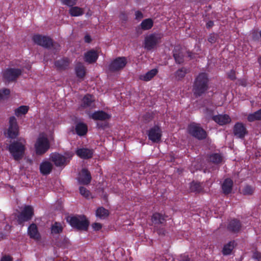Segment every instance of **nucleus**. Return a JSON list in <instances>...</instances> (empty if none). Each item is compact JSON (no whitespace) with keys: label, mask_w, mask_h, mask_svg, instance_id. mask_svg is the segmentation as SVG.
<instances>
[{"label":"nucleus","mask_w":261,"mask_h":261,"mask_svg":"<svg viewBox=\"0 0 261 261\" xmlns=\"http://www.w3.org/2000/svg\"><path fill=\"white\" fill-rule=\"evenodd\" d=\"M158 72V69L154 68L148 71L145 74L141 75L139 79L143 81L148 82L150 81L154 76H155Z\"/></svg>","instance_id":"obj_28"},{"label":"nucleus","mask_w":261,"mask_h":261,"mask_svg":"<svg viewBox=\"0 0 261 261\" xmlns=\"http://www.w3.org/2000/svg\"><path fill=\"white\" fill-rule=\"evenodd\" d=\"M234 247V241H230L227 244H225L222 250V253L224 255H227L231 254L233 249Z\"/></svg>","instance_id":"obj_30"},{"label":"nucleus","mask_w":261,"mask_h":261,"mask_svg":"<svg viewBox=\"0 0 261 261\" xmlns=\"http://www.w3.org/2000/svg\"><path fill=\"white\" fill-rule=\"evenodd\" d=\"M166 229H154V233H156L159 236L161 234L164 235Z\"/></svg>","instance_id":"obj_54"},{"label":"nucleus","mask_w":261,"mask_h":261,"mask_svg":"<svg viewBox=\"0 0 261 261\" xmlns=\"http://www.w3.org/2000/svg\"><path fill=\"white\" fill-rule=\"evenodd\" d=\"M22 70L18 68H8L4 72V77L9 82L15 81L21 75Z\"/></svg>","instance_id":"obj_12"},{"label":"nucleus","mask_w":261,"mask_h":261,"mask_svg":"<svg viewBox=\"0 0 261 261\" xmlns=\"http://www.w3.org/2000/svg\"><path fill=\"white\" fill-rule=\"evenodd\" d=\"M39 168L42 175H48L52 171L53 165L48 161H44L40 164Z\"/></svg>","instance_id":"obj_23"},{"label":"nucleus","mask_w":261,"mask_h":261,"mask_svg":"<svg viewBox=\"0 0 261 261\" xmlns=\"http://www.w3.org/2000/svg\"><path fill=\"white\" fill-rule=\"evenodd\" d=\"M164 35L162 33H153L147 35L144 39V47L151 50L162 42Z\"/></svg>","instance_id":"obj_3"},{"label":"nucleus","mask_w":261,"mask_h":261,"mask_svg":"<svg viewBox=\"0 0 261 261\" xmlns=\"http://www.w3.org/2000/svg\"><path fill=\"white\" fill-rule=\"evenodd\" d=\"M28 234L30 237L35 240H39L41 236L38 232V229H28Z\"/></svg>","instance_id":"obj_38"},{"label":"nucleus","mask_w":261,"mask_h":261,"mask_svg":"<svg viewBox=\"0 0 261 261\" xmlns=\"http://www.w3.org/2000/svg\"><path fill=\"white\" fill-rule=\"evenodd\" d=\"M69 65V60L67 58H64L58 60L55 62L56 67L60 70H65L67 68Z\"/></svg>","instance_id":"obj_29"},{"label":"nucleus","mask_w":261,"mask_h":261,"mask_svg":"<svg viewBox=\"0 0 261 261\" xmlns=\"http://www.w3.org/2000/svg\"><path fill=\"white\" fill-rule=\"evenodd\" d=\"M253 258L259 261L261 259V254L257 251H255L253 254Z\"/></svg>","instance_id":"obj_52"},{"label":"nucleus","mask_w":261,"mask_h":261,"mask_svg":"<svg viewBox=\"0 0 261 261\" xmlns=\"http://www.w3.org/2000/svg\"><path fill=\"white\" fill-rule=\"evenodd\" d=\"M36 153L38 155L45 153L49 148V143L45 137H39L35 145Z\"/></svg>","instance_id":"obj_9"},{"label":"nucleus","mask_w":261,"mask_h":261,"mask_svg":"<svg viewBox=\"0 0 261 261\" xmlns=\"http://www.w3.org/2000/svg\"><path fill=\"white\" fill-rule=\"evenodd\" d=\"M125 57H117L111 62L109 66V69L112 72H116L122 69L126 65Z\"/></svg>","instance_id":"obj_10"},{"label":"nucleus","mask_w":261,"mask_h":261,"mask_svg":"<svg viewBox=\"0 0 261 261\" xmlns=\"http://www.w3.org/2000/svg\"><path fill=\"white\" fill-rule=\"evenodd\" d=\"M95 99L91 94L85 95L82 99L81 107L83 109L94 107Z\"/></svg>","instance_id":"obj_18"},{"label":"nucleus","mask_w":261,"mask_h":261,"mask_svg":"<svg viewBox=\"0 0 261 261\" xmlns=\"http://www.w3.org/2000/svg\"><path fill=\"white\" fill-rule=\"evenodd\" d=\"M228 78L231 81H234L236 79V72L233 70H231L228 73Z\"/></svg>","instance_id":"obj_48"},{"label":"nucleus","mask_w":261,"mask_h":261,"mask_svg":"<svg viewBox=\"0 0 261 261\" xmlns=\"http://www.w3.org/2000/svg\"><path fill=\"white\" fill-rule=\"evenodd\" d=\"M80 194L84 197L89 199L91 197L90 192L84 187H80L79 188Z\"/></svg>","instance_id":"obj_40"},{"label":"nucleus","mask_w":261,"mask_h":261,"mask_svg":"<svg viewBox=\"0 0 261 261\" xmlns=\"http://www.w3.org/2000/svg\"><path fill=\"white\" fill-rule=\"evenodd\" d=\"M98 57V55L97 53L93 49L88 51L84 54L85 61L89 64L95 63L97 61Z\"/></svg>","instance_id":"obj_22"},{"label":"nucleus","mask_w":261,"mask_h":261,"mask_svg":"<svg viewBox=\"0 0 261 261\" xmlns=\"http://www.w3.org/2000/svg\"><path fill=\"white\" fill-rule=\"evenodd\" d=\"M249 122H253L255 120H261V109L253 113L250 114L247 117Z\"/></svg>","instance_id":"obj_33"},{"label":"nucleus","mask_w":261,"mask_h":261,"mask_svg":"<svg viewBox=\"0 0 261 261\" xmlns=\"http://www.w3.org/2000/svg\"><path fill=\"white\" fill-rule=\"evenodd\" d=\"M147 135L149 140H151L152 142L158 143L161 140L162 132L159 126L155 125L148 130Z\"/></svg>","instance_id":"obj_11"},{"label":"nucleus","mask_w":261,"mask_h":261,"mask_svg":"<svg viewBox=\"0 0 261 261\" xmlns=\"http://www.w3.org/2000/svg\"><path fill=\"white\" fill-rule=\"evenodd\" d=\"M233 182L230 178H227L224 179L221 185L223 193L225 195L230 194L232 190Z\"/></svg>","instance_id":"obj_20"},{"label":"nucleus","mask_w":261,"mask_h":261,"mask_svg":"<svg viewBox=\"0 0 261 261\" xmlns=\"http://www.w3.org/2000/svg\"><path fill=\"white\" fill-rule=\"evenodd\" d=\"M84 40H85V42H86V43L91 42V37L88 35H86L84 37Z\"/></svg>","instance_id":"obj_60"},{"label":"nucleus","mask_w":261,"mask_h":261,"mask_svg":"<svg viewBox=\"0 0 261 261\" xmlns=\"http://www.w3.org/2000/svg\"><path fill=\"white\" fill-rule=\"evenodd\" d=\"M232 230V231L234 233H236V232H238L240 229H231Z\"/></svg>","instance_id":"obj_64"},{"label":"nucleus","mask_w":261,"mask_h":261,"mask_svg":"<svg viewBox=\"0 0 261 261\" xmlns=\"http://www.w3.org/2000/svg\"><path fill=\"white\" fill-rule=\"evenodd\" d=\"M67 221L73 228H88L89 221L85 215L68 216Z\"/></svg>","instance_id":"obj_5"},{"label":"nucleus","mask_w":261,"mask_h":261,"mask_svg":"<svg viewBox=\"0 0 261 261\" xmlns=\"http://www.w3.org/2000/svg\"><path fill=\"white\" fill-rule=\"evenodd\" d=\"M213 120L220 125H224L229 123L231 119L227 114H218L213 117Z\"/></svg>","instance_id":"obj_17"},{"label":"nucleus","mask_w":261,"mask_h":261,"mask_svg":"<svg viewBox=\"0 0 261 261\" xmlns=\"http://www.w3.org/2000/svg\"><path fill=\"white\" fill-rule=\"evenodd\" d=\"M97 127L98 128H101L104 129L108 126V123L107 122L102 123V122H98L97 123Z\"/></svg>","instance_id":"obj_51"},{"label":"nucleus","mask_w":261,"mask_h":261,"mask_svg":"<svg viewBox=\"0 0 261 261\" xmlns=\"http://www.w3.org/2000/svg\"><path fill=\"white\" fill-rule=\"evenodd\" d=\"M209 88V79L205 72H201L195 77L193 85V92L196 97L202 96Z\"/></svg>","instance_id":"obj_1"},{"label":"nucleus","mask_w":261,"mask_h":261,"mask_svg":"<svg viewBox=\"0 0 261 261\" xmlns=\"http://www.w3.org/2000/svg\"><path fill=\"white\" fill-rule=\"evenodd\" d=\"M69 240L68 238H64L63 242L61 243H59L58 245L64 248H67L69 245Z\"/></svg>","instance_id":"obj_47"},{"label":"nucleus","mask_w":261,"mask_h":261,"mask_svg":"<svg viewBox=\"0 0 261 261\" xmlns=\"http://www.w3.org/2000/svg\"><path fill=\"white\" fill-rule=\"evenodd\" d=\"M188 133L195 138L201 140L205 139L207 136L206 132L199 124L192 123L188 126Z\"/></svg>","instance_id":"obj_7"},{"label":"nucleus","mask_w":261,"mask_h":261,"mask_svg":"<svg viewBox=\"0 0 261 261\" xmlns=\"http://www.w3.org/2000/svg\"><path fill=\"white\" fill-rule=\"evenodd\" d=\"M90 117L94 120L106 121L111 118V115L102 110L95 111Z\"/></svg>","instance_id":"obj_15"},{"label":"nucleus","mask_w":261,"mask_h":261,"mask_svg":"<svg viewBox=\"0 0 261 261\" xmlns=\"http://www.w3.org/2000/svg\"><path fill=\"white\" fill-rule=\"evenodd\" d=\"M76 154L81 159H89L92 157L93 151L88 148H80L76 151Z\"/></svg>","instance_id":"obj_24"},{"label":"nucleus","mask_w":261,"mask_h":261,"mask_svg":"<svg viewBox=\"0 0 261 261\" xmlns=\"http://www.w3.org/2000/svg\"><path fill=\"white\" fill-rule=\"evenodd\" d=\"M214 111V109L205 108L204 110V113L206 117H211L213 119Z\"/></svg>","instance_id":"obj_44"},{"label":"nucleus","mask_w":261,"mask_h":261,"mask_svg":"<svg viewBox=\"0 0 261 261\" xmlns=\"http://www.w3.org/2000/svg\"><path fill=\"white\" fill-rule=\"evenodd\" d=\"M202 189V187L200 182L193 181L191 183L190 190L191 192L200 193Z\"/></svg>","instance_id":"obj_37"},{"label":"nucleus","mask_w":261,"mask_h":261,"mask_svg":"<svg viewBox=\"0 0 261 261\" xmlns=\"http://www.w3.org/2000/svg\"><path fill=\"white\" fill-rule=\"evenodd\" d=\"M61 1L63 5L72 7L76 4V0H61Z\"/></svg>","instance_id":"obj_43"},{"label":"nucleus","mask_w":261,"mask_h":261,"mask_svg":"<svg viewBox=\"0 0 261 261\" xmlns=\"http://www.w3.org/2000/svg\"><path fill=\"white\" fill-rule=\"evenodd\" d=\"M25 141L16 140L14 141L9 146L8 150L15 161H19L22 159L25 150Z\"/></svg>","instance_id":"obj_2"},{"label":"nucleus","mask_w":261,"mask_h":261,"mask_svg":"<svg viewBox=\"0 0 261 261\" xmlns=\"http://www.w3.org/2000/svg\"><path fill=\"white\" fill-rule=\"evenodd\" d=\"M63 229H51V233L53 235L59 234L62 232Z\"/></svg>","instance_id":"obj_56"},{"label":"nucleus","mask_w":261,"mask_h":261,"mask_svg":"<svg viewBox=\"0 0 261 261\" xmlns=\"http://www.w3.org/2000/svg\"><path fill=\"white\" fill-rule=\"evenodd\" d=\"M102 225L99 223H94L92 224V228H101Z\"/></svg>","instance_id":"obj_57"},{"label":"nucleus","mask_w":261,"mask_h":261,"mask_svg":"<svg viewBox=\"0 0 261 261\" xmlns=\"http://www.w3.org/2000/svg\"><path fill=\"white\" fill-rule=\"evenodd\" d=\"M233 133L238 138L243 139L248 134V130L243 123L237 122L233 126Z\"/></svg>","instance_id":"obj_13"},{"label":"nucleus","mask_w":261,"mask_h":261,"mask_svg":"<svg viewBox=\"0 0 261 261\" xmlns=\"http://www.w3.org/2000/svg\"><path fill=\"white\" fill-rule=\"evenodd\" d=\"M190 71V68L186 67H181L178 69L173 74L175 80L177 81H182L186 74Z\"/></svg>","instance_id":"obj_19"},{"label":"nucleus","mask_w":261,"mask_h":261,"mask_svg":"<svg viewBox=\"0 0 261 261\" xmlns=\"http://www.w3.org/2000/svg\"><path fill=\"white\" fill-rule=\"evenodd\" d=\"M75 130L78 136H84L88 132V126L83 122H79L75 125Z\"/></svg>","instance_id":"obj_26"},{"label":"nucleus","mask_w":261,"mask_h":261,"mask_svg":"<svg viewBox=\"0 0 261 261\" xmlns=\"http://www.w3.org/2000/svg\"><path fill=\"white\" fill-rule=\"evenodd\" d=\"M34 215V211L32 206L25 205L21 212L16 216L17 222L18 224L24 226V223L32 219Z\"/></svg>","instance_id":"obj_6"},{"label":"nucleus","mask_w":261,"mask_h":261,"mask_svg":"<svg viewBox=\"0 0 261 261\" xmlns=\"http://www.w3.org/2000/svg\"><path fill=\"white\" fill-rule=\"evenodd\" d=\"M243 192L244 195H251L253 193V190L251 186H246L244 188Z\"/></svg>","instance_id":"obj_45"},{"label":"nucleus","mask_w":261,"mask_h":261,"mask_svg":"<svg viewBox=\"0 0 261 261\" xmlns=\"http://www.w3.org/2000/svg\"><path fill=\"white\" fill-rule=\"evenodd\" d=\"M28 228H29V229H36V228H38V227H37V226L36 224H35L34 223H32V224H31L28 226Z\"/></svg>","instance_id":"obj_62"},{"label":"nucleus","mask_w":261,"mask_h":261,"mask_svg":"<svg viewBox=\"0 0 261 261\" xmlns=\"http://www.w3.org/2000/svg\"><path fill=\"white\" fill-rule=\"evenodd\" d=\"M181 260L182 261H190V258H189L188 255H183L181 256Z\"/></svg>","instance_id":"obj_59"},{"label":"nucleus","mask_w":261,"mask_h":261,"mask_svg":"<svg viewBox=\"0 0 261 261\" xmlns=\"http://www.w3.org/2000/svg\"><path fill=\"white\" fill-rule=\"evenodd\" d=\"M120 18L124 20H126L127 19V15H126V14L125 13V12H122L121 13Z\"/></svg>","instance_id":"obj_61"},{"label":"nucleus","mask_w":261,"mask_h":261,"mask_svg":"<svg viewBox=\"0 0 261 261\" xmlns=\"http://www.w3.org/2000/svg\"><path fill=\"white\" fill-rule=\"evenodd\" d=\"M1 261H13L12 258L8 255H5L1 258Z\"/></svg>","instance_id":"obj_55"},{"label":"nucleus","mask_w":261,"mask_h":261,"mask_svg":"<svg viewBox=\"0 0 261 261\" xmlns=\"http://www.w3.org/2000/svg\"><path fill=\"white\" fill-rule=\"evenodd\" d=\"M241 222L237 219H233L229 222L227 228H241Z\"/></svg>","instance_id":"obj_39"},{"label":"nucleus","mask_w":261,"mask_h":261,"mask_svg":"<svg viewBox=\"0 0 261 261\" xmlns=\"http://www.w3.org/2000/svg\"><path fill=\"white\" fill-rule=\"evenodd\" d=\"M19 127L16 118L14 116L9 118V125L7 131V137L15 139L19 135Z\"/></svg>","instance_id":"obj_8"},{"label":"nucleus","mask_w":261,"mask_h":261,"mask_svg":"<svg viewBox=\"0 0 261 261\" xmlns=\"http://www.w3.org/2000/svg\"><path fill=\"white\" fill-rule=\"evenodd\" d=\"M209 160L211 162L216 164H218L222 161L223 156L220 153H214L210 155Z\"/></svg>","instance_id":"obj_34"},{"label":"nucleus","mask_w":261,"mask_h":261,"mask_svg":"<svg viewBox=\"0 0 261 261\" xmlns=\"http://www.w3.org/2000/svg\"><path fill=\"white\" fill-rule=\"evenodd\" d=\"M259 32L257 31H253L252 33V38L254 41H258L259 39Z\"/></svg>","instance_id":"obj_49"},{"label":"nucleus","mask_w":261,"mask_h":261,"mask_svg":"<svg viewBox=\"0 0 261 261\" xmlns=\"http://www.w3.org/2000/svg\"><path fill=\"white\" fill-rule=\"evenodd\" d=\"M258 63H259V66L261 67V56H260L258 58Z\"/></svg>","instance_id":"obj_63"},{"label":"nucleus","mask_w":261,"mask_h":261,"mask_svg":"<svg viewBox=\"0 0 261 261\" xmlns=\"http://www.w3.org/2000/svg\"><path fill=\"white\" fill-rule=\"evenodd\" d=\"M173 56L176 64H181L184 62V53L179 47H176L174 48Z\"/></svg>","instance_id":"obj_21"},{"label":"nucleus","mask_w":261,"mask_h":261,"mask_svg":"<svg viewBox=\"0 0 261 261\" xmlns=\"http://www.w3.org/2000/svg\"><path fill=\"white\" fill-rule=\"evenodd\" d=\"M96 215L101 219H105L109 215V211L103 207H98L96 211Z\"/></svg>","instance_id":"obj_35"},{"label":"nucleus","mask_w":261,"mask_h":261,"mask_svg":"<svg viewBox=\"0 0 261 261\" xmlns=\"http://www.w3.org/2000/svg\"><path fill=\"white\" fill-rule=\"evenodd\" d=\"M78 180L80 184L83 185H88L91 180L90 172L87 169H83L79 173Z\"/></svg>","instance_id":"obj_14"},{"label":"nucleus","mask_w":261,"mask_h":261,"mask_svg":"<svg viewBox=\"0 0 261 261\" xmlns=\"http://www.w3.org/2000/svg\"><path fill=\"white\" fill-rule=\"evenodd\" d=\"M166 216L160 213H154L151 217L152 222L155 225H159L166 222Z\"/></svg>","instance_id":"obj_25"},{"label":"nucleus","mask_w":261,"mask_h":261,"mask_svg":"<svg viewBox=\"0 0 261 261\" xmlns=\"http://www.w3.org/2000/svg\"><path fill=\"white\" fill-rule=\"evenodd\" d=\"M219 35L213 33L210 34L207 40L211 44H213L217 41Z\"/></svg>","instance_id":"obj_42"},{"label":"nucleus","mask_w":261,"mask_h":261,"mask_svg":"<svg viewBox=\"0 0 261 261\" xmlns=\"http://www.w3.org/2000/svg\"><path fill=\"white\" fill-rule=\"evenodd\" d=\"M32 39L37 45L48 49L52 47L56 50V51L60 47L58 43L53 42V40L49 37L36 34L33 36Z\"/></svg>","instance_id":"obj_4"},{"label":"nucleus","mask_w":261,"mask_h":261,"mask_svg":"<svg viewBox=\"0 0 261 261\" xmlns=\"http://www.w3.org/2000/svg\"><path fill=\"white\" fill-rule=\"evenodd\" d=\"M143 17V13L140 11L135 12V19L140 20Z\"/></svg>","instance_id":"obj_50"},{"label":"nucleus","mask_w":261,"mask_h":261,"mask_svg":"<svg viewBox=\"0 0 261 261\" xmlns=\"http://www.w3.org/2000/svg\"><path fill=\"white\" fill-rule=\"evenodd\" d=\"M214 25V22L212 20H209L206 24V27L207 29H210Z\"/></svg>","instance_id":"obj_58"},{"label":"nucleus","mask_w":261,"mask_h":261,"mask_svg":"<svg viewBox=\"0 0 261 261\" xmlns=\"http://www.w3.org/2000/svg\"><path fill=\"white\" fill-rule=\"evenodd\" d=\"M153 25V20L151 18H147L142 21L140 27L143 30H148L152 28Z\"/></svg>","instance_id":"obj_31"},{"label":"nucleus","mask_w":261,"mask_h":261,"mask_svg":"<svg viewBox=\"0 0 261 261\" xmlns=\"http://www.w3.org/2000/svg\"><path fill=\"white\" fill-rule=\"evenodd\" d=\"M50 228L52 229H58V228H63L60 223L58 222H55L54 224H52L51 227Z\"/></svg>","instance_id":"obj_53"},{"label":"nucleus","mask_w":261,"mask_h":261,"mask_svg":"<svg viewBox=\"0 0 261 261\" xmlns=\"http://www.w3.org/2000/svg\"><path fill=\"white\" fill-rule=\"evenodd\" d=\"M69 13L71 16L76 17L82 15L84 14V11L82 8L75 6L71 7Z\"/></svg>","instance_id":"obj_32"},{"label":"nucleus","mask_w":261,"mask_h":261,"mask_svg":"<svg viewBox=\"0 0 261 261\" xmlns=\"http://www.w3.org/2000/svg\"><path fill=\"white\" fill-rule=\"evenodd\" d=\"M10 91L9 89L4 88L0 90V100L7 98L10 95Z\"/></svg>","instance_id":"obj_41"},{"label":"nucleus","mask_w":261,"mask_h":261,"mask_svg":"<svg viewBox=\"0 0 261 261\" xmlns=\"http://www.w3.org/2000/svg\"><path fill=\"white\" fill-rule=\"evenodd\" d=\"M75 72L79 79H83L86 75V68L84 64L81 62L77 63L75 67Z\"/></svg>","instance_id":"obj_27"},{"label":"nucleus","mask_w":261,"mask_h":261,"mask_svg":"<svg viewBox=\"0 0 261 261\" xmlns=\"http://www.w3.org/2000/svg\"><path fill=\"white\" fill-rule=\"evenodd\" d=\"M51 160L57 167L65 166L67 158L59 153H54L51 155Z\"/></svg>","instance_id":"obj_16"},{"label":"nucleus","mask_w":261,"mask_h":261,"mask_svg":"<svg viewBox=\"0 0 261 261\" xmlns=\"http://www.w3.org/2000/svg\"><path fill=\"white\" fill-rule=\"evenodd\" d=\"M143 118L145 122H149L153 118V115L152 113H146L143 116Z\"/></svg>","instance_id":"obj_46"},{"label":"nucleus","mask_w":261,"mask_h":261,"mask_svg":"<svg viewBox=\"0 0 261 261\" xmlns=\"http://www.w3.org/2000/svg\"><path fill=\"white\" fill-rule=\"evenodd\" d=\"M29 109V107L27 106H21L15 110V114L16 116L19 117L21 115L26 114Z\"/></svg>","instance_id":"obj_36"}]
</instances>
